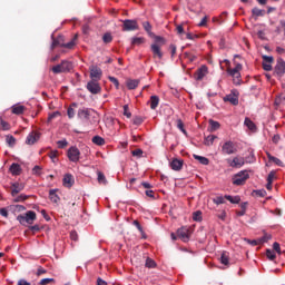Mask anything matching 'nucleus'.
Masks as SVG:
<instances>
[{
  "label": "nucleus",
  "mask_w": 285,
  "mask_h": 285,
  "mask_svg": "<svg viewBox=\"0 0 285 285\" xmlns=\"http://www.w3.org/2000/svg\"><path fill=\"white\" fill-rule=\"evenodd\" d=\"M17 222H19L21 226H26V224H29V226H32V224L37 222V213L29 210L24 215H18Z\"/></svg>",
  "instance_id": "nucleus-1"
},
{
  "label": "nucleus",
  "mask_w": 285,
  "mask_h": 285,
  "mask_svg": "<svg viewBox=\"0 0 285 285\" xmlns=\"http://www.w3.org/2000/svg\"><path fill=\"white\" fill-rule=\"evenodd\" d=\"M53 75H61V72H70L72 70V62L62 60L61 63L51 68Z\"/></svg>",
  "instance_id": "nucleus-2"
},
{
  "label": "nucleus",
  "mask_w": 285,
  "mask_h": 285,
  "mask_svg": "<svg viewBox=\"0 0 285 285\" xmlns=\"http://www.w3.org/2000/svg\"><path fill=\"white\" fill-rule=\"evenodd\" d=\"M248 177H250L248 175V171H246V170L239 171L238 174H236L233 177L234 186H244L246 184V180L248 179Z\"/></svg>",
  "instance_id": "nucleus-3"
},
{
  "label": "nucleus",
  "mask_w": 285,
  "mask_h": 285,
  "mask_svg": "<svg viewBox=\"0 0 285 285\" xmlns=\"http://www.w3.org/2000/svg\"><path fill=\"white\" fill-rule=\"evenodd\" d=\"M135 30H139V23L137 22V20L126 19L122 21L124 32H132Z\"/></svg>",
  "instance_id": "nucleus-4"
},
{
  "label": "nucleus",
  "mask_w": 285,
  "mask_h": 285,
  "mask_svg": "<svg viewBox=\"0 0 285 285\" xmlns=\"http://www.w3.org/2000/svg\"><path fill=\"white\" fill-rule=\"evenodd\" d=\"M67 157H68L69 161L77 164V161H79V159L81 157V151L79 150V148H77V146H72L68 149Z\"/></svg>",
  "instance_id": "nucleus-5"
},
{
  "label": "nucleus",
  "mask_w": 285,
  "mask_h": 285,
  "mask_svg": "<svg viewBox=\"0 0 285 285\" xmlns=\"http://www.w3.org/2000/svg\"><path fill=\"white\" fill-rule=\"evenodd\" d=\"M237 153V146H235V142L227 140L222 146V154L223 155H235Z\"/></svg>",
  "instance_id": "nucleus-6"
},
{
  "label": "nucleus",
  "mask_w": 285,
  "mask_h": 285,
  "mask_svg": "<svg viewBox=\"0 0 285 285\" xmlns=\"http://www.w3.org/2000/svg\"><path fill=\"white\" fill-rule=\"evenodd\" d=\"M223 101L232 104V106H239V92L233 90L229 95L223 98Z\"/></svg>",
  "instance_id": "nucleus-7"
},
{
  "label": "nucleus",
  "mask_w": 285,
  "mask_h": 285,
  "mask_svg": "<svg viewBox=\"0 0 285 285\" xmlns=\"http://www.w3.org/2000/svg\"><path fill=\"white\" fill-rule=\"evenodd\" d=\"M89 71H90V79L92 81H101V77H104V71L101 70V68L97 66H91L89 68Z\"/></svg>",
  "instance_id": "nucleus-8"
},
{
  "label": "nucleus",
  "mask_w": 285,
  "mask_h": 285,
  "mask_svg": "<svg viewBox=\"0 0 285 285\" xmlns=\"http://www.w3.org/2000/svg\"><path fill=\"white\" fill-rule=\"evenodd\" d=\"M274 75L276 77H284L285 75V61L282 58H278L276 61V66L274 68Z\"/></svg>",
  "instance_id": "nucleus-9"
},
{
  "label": "nucleus",
  "mask_w": 285,
  "mask_h": 285,
  "mask_svg": "<svg viewBox=\"0 0 285 285\" xmlns=\"http://www.w3.org/2000/svg\"><path fill=\"white\" fill-rule=\"evenodd\" d=\"M87 90H89L91 95H99V92H101V86L99 85V80H90L87 83Z\"/></svg>",
  "instance_id": "nucleus-10"
},
{
  "label": "nucleus",
  "mask_w": 285,
  "mask_h": 285,
  "mask_svg": "<svg viewBox=\"0 0 285 285\" xmlns=\"http://www.w3.org/2000/svg\"><path fill=\"white\" fill-rule=\"evenodd\" d=\"M177 237L181 239V242H189L190 240V228L181 227L177 230Z\"/></svg>",
  "instance_id": "nucleus-11"
},
{
  "label": "nucleus",
  "mask_w": 285,
  "mask_h": 285,
  "mask_svg": "<svg viewBox=\"0 0 285 285\" xmlns=\"http://www.w3.org/2000/svg\"><path fill=\"white\" fill-rule=\"evenodd\" d=\"M227 164L230 168H242L246 164L244 157H234L233 159H227Z\"/></svg>",
  "instance_id": "nucleus-12"
},
{
  "label": "nucleus",
  "mask_w": 285,
  "mask_h": 285,
  "mask_svg": "<svg viewBox=\"0 0 285 285\" xmlns=\"http://www.w3.org/2000/svg\"><path fill=\"white\" fill-rule=\"evenodd\" d=\"M41 134L37 132V131H31L26 139V144H28V146H33V144H37V140L40 139Z\"/></svg>",
  "instance_id": "nucleus-13"
},
{
  "label": "nucleus",
  "mask_w": 285,
  "mask_h": 285,
  "mask_svg": "<svg viewBox=\"0 0 285 285\" xmlns=\"http://www.w3.org/2000/svg\"><path fill=\"white\" fill-rule=\"evenodd\" d=\"M23 188H26V185L23 183H13L11 185L12 197H17V195H19V193H21V190H23Z\"/></svg>",
  "instance_id": "nucleus-14"
},
{
  "label": "nucleus",
  "mask_w": 285,
  "mask_h": 285,
  "mask_svg": "<svg viewBox=\"0 0 285 285\" xmlns=\"http://www.w3.org/2000/svg\"><path fill=\"white\" fill-rule=\"evenodd\" d=\"M171 170L179 171L184 168V159L174 158L169 164Z\"/></svg>",
  "instance_id": "nucleus-15"
},
{
  "label": "nucleus",
  "mask_w": 285,
  "mask_h": 285,
  "mask_svg": "<svg viewBox=\"0 0 285 285\" xmlns=\"http://www.w3.org/2000/svg\"><path fill=\"white\" fill-rule=\"evenodd\" d=\"M206 75H208V67L206 66H202L199 69H197V71L195 72V79L197 81H202V79H204V77H206Z\"/></svg>",
  "instance_id": "nucleus-16"
},
{
  "label": "nucleus",
  "mask_w": 285,
  "mask_h": 285,
  "mask_svg": "<svg viewBox=\"0 0 285 285\" xmlns=\"http://www.w3.org/2000/svg\"><path fill=\"white\" fill-rule=\"evenodd\" d=\"M228 75H230V77L234 78V83H236V86H239V82L242 81V73H239V71H237L236 69H227Z\"/></svg>",
  "instance_id": "nucleus-17"
},
{
  "label": "nucleus",
  "mask_w": 285,
  "mask_h": 285,
  "mask_svg": "<svg viewBox=\"0 0 285 285\" xmlns=\"http://www.w3.org/2000/svg\"><path fill=\"white\" fill-rule=\"evenodd\" d=\"M271 239V236H264L262 238L258 239H246L247 244H249L250 246H261V244H266V242H268Z\"/></svg>",
  "instance_id": "nucleus-18"
},
{
  "label": "nucleus",
  "mask_w": 285,
  "mask_h": 285,
  "mask_svg": "<svg viewBox=\"0 0 285 285\" xmlns=\"http://www.w3.org/2000/svg\"><path fill=\"white\" fill-rule=\"evenodd\" d=\"M77 117H78V119H81L82 121H88V119H90V109H88V108L79 109Z\"/></svg>",
  "instance_id": "nucleus-19"
},
{
  "label": "nucleus",
  "mask_w": 285,
  "mask_h": 285,
  "mask_svg": "<svg viewBox=\"0 0 285 285\" xmlns=\"http://www.w3.org/2000/svg\"><path fill=\"white\" fill-rule=\"evenodd\" d=\"M151 52L154 55V57H158V59H163L164 53L161 52V47H159V45L154 43L151 45Z\"/></svg>",
  "instance_id": "nucleus-20"
},
{
  "label": "nucleus",
  "mask_w": 285,
  "mask_h": 285,
  "mask_svg": "<svg viewBox=\"0 0 285 285\" xmlns=\"http://www.w3.org/2000/svg\"><path fill=\"white\" fill-rule=\"evenodd\" d=\"M73 184H75V179L72 178V175L66 174L63 177V186H66V188H72Z\"/></svg>",
  "instance_id": "nucleus-21"
},
{
  "label": "nucleus",
  "mask_w": 285,
  "mask_h": 285,
  "mask_svg": "<svg viewBox=\"0 0 285 285\" xmlns=\"http://www.w3.org/2000/svg\"><path fill=\"white\" fill-rule=\"evenodd\" d=\"M49 199L53 204H59V202H61V198H59V195H57V189H50Z\"/></svg>",
  "instance_id": "nucleus-22"
},
{
  "label": "nucleus",
  "mask_w": 285,
  "mask_h": 285,
  "mask_svg": "<svg viewBox=\"0 0 285 285\" xmlns=\"http://www.w3.org/2000/svg\"><path fill=\"white\" fill-rule=\"evenodd\" d=\"M26 112V106L23 105H16L12 107L13 115H23Z\"/></svg>",
  "instance_id": "nucleus-23"
},
{
  "label": "nucleus",
  "mask_w": 285,
  "mask_h": 285,
  "mask_svg": "<svg viewBox=\"0 0 285 285\" xmlns=\"http://www.w3.org/2000/svg\"><path fill=\"white\" fill-rule=\"evenodd\" d=\"M267 158L269 161L276 164V166H281V168H284V163L279 158L271 155V153H267Z\"/></svg>",
  "instance_id": "nucleus-24"
},
{
  "label": "nucleus",
  "mask_w": 285,
  "mask_h": 285,
  "mask_svg": "<svg viewBox=\"0 0 285 285\" xmlns=\"http://www.w3.org/2000/svg\"><path fill=\"white\" fill-rule=\"evenodd\" d=\"M194 159L199 161V164H202L203 166H208L210 164V160L208 158L204 156H199L197 154H194Z\"/></svg>",
  "instance_id": "nucleus-25"
},
{
  "label": "nucleus",
  "mask_w": 285,
  "mask_h": 285,
  "mask_svg": "<svg viewBox=\"0 0 285 285\" xmlns=\"http://www.w3.org/2000/svg\"><path fill=\"white\" fill-rule=\"evenodd\" d=\"M149 104H150V109L151 110H157V106H159V97L158 96H151L150 100H149Z\"/></svg>",
  "instance_id": "nucleus-26"
},
{
  "label": "nucleus",
  "mask_w": 285,
  "mask_h": 285,
  "mask_svg": "<svg viewBox=\"0 0 285 285\" xmlns=\"http://www.w3.org/2000/svg\"><path fill=\"white\" fill-rule=\"evenodd\" d=\"M78 39V36L76 35L71 41L67 42V43H62L60 45V48H67L68 50H72L76 46V40Z\"/></svg>",
  "instance_id": "nucleus-27"
},
{
  "label": "nucleus",
  "mask_w": 285,
  "mask_h": 285,
  "mask_svg": "<svg viewBox=\"0 0 285 285\" xmlns=\"http://www.w3.org/2000/svg\"><path fill=\"white\" fill-rule=\"evenodd\" d=\"M138 86H139V80H137V79L127 80L128 90H135V89H137Z\"/></svg>",
  "instance_id": "nucleus-28"
},
{
  "label": "nucleus",
  "mask_w": 285,
  "mask_h": 285,
  "mask_svg": "<svg viewBox=\"0 0 285 285\" xmlns=\"http://www.w3.org/2000/svg\"><path fill=\"white\" fill-rule=\"evenodd\" d=\"M10 173L11 175H21V166L19 164L13 163L10 166Z\"/></svg>",
  "instance_id": "nucleus-29"
},
{
  "label": "nucleus",
  "mask_w": 285,
  "mask_h": 285,
  "mask_svg": "<svg viewBox=\"0 0 285 285\" xmlns=\"http://www.w3.org/2000/svg\"><path fill=\"white\" fill-rule=\"evenodd\" d=\"M75 108H77V102H73L67 109V115L69 119H75Z\"/></svg>",
  "instance_id": "nucleus-30"
},
{
  "label": "nucleus",
  "mask_w": 285,
  "mask_h": 285,
  "mask_svg": "<svg viewBox=\"0 0 285 285\" xmlns=\"http://www.w3.org/2000/svg\"><path fill=\"white\" fill-rule=\"evenodd\" d=\"M244 124L248 128V130H252V131L257 130V126L255 125V122H253V120H250V118H245Z\"/></svg>",
  "instance_id": "nucleus-31"
},
{
  "label": "nucleus",
  "mask_w": 285,
  "mask_h": 285,
  "mask_svg": "<svg viewBox=\"0 0 285 285\" xmlns=\"http://www.w3.org/2000/svg\"><path fill=\"white\" fill-rule=\"evenodd\" d=\"M276 35H284L285 37V20H281L279 24L277 26L276 30H275Z\"/></svg>",
  "instance_id": "nucleus-32"
},
{
  "label": "nucleus",
  "mask_w": 285,
  "mask_h": 285,
  "mask_svg": "<svg viewBox=\"0 0 285 285\" xmlns=\"http://www.w3.org/2000/svg\"><path fill=\"white\" fill-rule=\"evenodd\" d=\"M217 139V136L215 135H209L207 137H205L204 144L206 146H213V144H215V140Z\"/></svg>",
  "instance_id": "nucleus-33"
},
{
  "label": "nucleus",
  "mask_w": 285,
  "mask_h": 285,
  "mask_svg": "<svg viewBox=\"0 0 285 285\" xmlns=\"http://www.w3.org/2000/svg\"><path fill=\"white\" fill-rule=\"evenodd\" d=\"M252 14L253 17H256V18L264 17L266 14V11L255 7L254 9H252Z\"/></svg>",
  "instance_id": "nucleus-34"
},
{
  "label": "nucleus",
  "mask_w": 285,
  "mask_h": 285,
  "mask_svg": "<svg viewBox=\"0 0 285 285\" xmlns=\"http://www.w3.org/2000/svg\"><path fill=\"white\" fill-rule=\"evenodd\" d=\"M220 126L222 125L219 124V121L209 120L210 132H215V130H219Z\"/></svg>",
  "instance_id": "nucleus-35"
},
{
  "label": "nucleus",
  "mask_w": 285,
  "mask_h": 285,
  "mask_svg": "<svg viewBox=\"0 0 285 285\" xmlns=\"http://www.w3.org/2000/svg\"><path fill=\"white\" fill-rule=\"evenodd\" d=\"M225 199H227V202H230V204H239V202H242V198L239 196H230V195H225Z\"/></svg>",
  "instance_id": "nucleus-36"
},
{
  "label": "nucleus",
  "mask_w": 285,
  "mask_h": 285,
  "mask_svg": "<svg viewBox=\"0 0 285 285\" xmlns=\"http://www.w3.org/2000/svg\"><path fill=\"white\" fill-rule=\"evenodd\" d=\"M142 28L144 30H146L149 37H153V26L150 24V22L148 21L142 22Z\"/></svg>",
  "instance_id": "nucleus-37"
},
{
  "label": "nucleus",
  "mask_w": 285,
  "mask_h": 285,
  "mask_svg": "<svg viewBox=\"0 0 285 285\" xmlns=\"http://www.w3.org/2000/svg\"><path fill=\"white\" fill-rule=\"evenodd\" d=\"M92 144H96V146H104L106 144V140L100 136H95L92 138Z\"/></svg>",
  "instance_id": "nucleus-38"
},
{
  "label": "nucleus",
  "mask_w": 285,
  "mask_h": 285,
  "mask_svg": "<svg viewBox=\"0 0 285 285\" xmlns=\"http://www.w3.org/2000/svg\"><path fill=\"white\" fill-rule=\"evenodd\" d=\"M213 203L219 206L220 204H226V196H217L213 199Z\"/></svg>",
  "instance_id": "nucleus-39"
},
{
  "label": "nucleus",
  "mask_w": 285,
  "mask_h": 285,
  "mask_svg": "<svg viewBox=\"0 0 285 285\" xmlns=\"http://www.w3.org/2000/svg\"><path fill=\"white\" fill-rule=\"evenodd\" d=\"M98 183L102 184L104 186L108 184V180L106 179V175H104V173L101 171H98Z\"/></svg>",
  "instance_id": "nucleus-40"
},
{
  "label": "nucleus",
  "mask_w": 285,
  "mask_h": 285,
  "mask_svg": "<svg viewBox=\"0 0 285 285\" xmlns=\"http://www.w3.org/2000/svg\"><path fill=\"white\" fill-rule=\"evenodd\" d=\"M219 259H220V264H223L224 266H228V253L223 252Z\"/></svg>",
  "instance_id": "nucleus-41"
},
{
  "label": "nucleus",
  "mask_w": 285,
  "mask_h": 285,
  "mask_svg": "<svg viewBox=\"0 0 285 285\" xmlns=\"http://www.w3.org/2000/svg\"><path fill=\"white\" fill-rule=\"evenodd\" d=\"M104 43H112V35L110 32H107L102 36Z\"/></svg>",
  "instance_id": "nucleus-42"
},
{
  "label": "nucleus",
  "mask_w": 285,
  "mask_h": 285,
  "mask_svg": "<svg viewBox=\"0 0 285 285\" xmlns=\"http://www.w3.org/2000/svg\"><path fill=\"white\" fill-rule=\"evenodd\" d=\"M0 126H1V130H10V124L3 120V118L1 117H0Z\"/></svg>",
  "instance_id": "nucleus-43"
},
{
  "label": "nucleus",
  "mask_w": 285,
  "mask_h": 285,
  "mask_svg": "<svg viewBox=\"0 0 285 285\" xmlns=\"http://www.w3.org/2000/svg\"><path fill=\"white\" fill-rule=\"evenodd\" d=\"M61 37L58 39H55V37H52V43H51V50H55V48H57V46H61Z\"/></svg>",
  "instance_id": "nucleus-44"
},
{
  "label": "nucleus",
  "mask_w": 285,
  "mask_h": 285,
  "mask_svg": "<svg viewBox=\"0 0 285 285\" xmlns=\"http://www.w3.org/2000/svg\"><path fill=\"white\" fill-rule=\"evenodd\" d=\"M193 219L194 222H202L203 217H202V210H197L193 213Z\"/></svg>",
  "instance_id": "nucleus-45"
},
{
  "label": "nucleus",
  "mask_w": 285,
  "mask_h": 285,
  "mask_svg": "<svg viewBox=\"0 0 285 285\" xmlns=\"http://www.w3.org/2000/svg\"><path fill=\"white\" fill-rule=\"evenodd\" d=\"M6 141H7V144H8L9 146H14V144H17V139L14 138V136H10V135H8V136L6 137Z\"/></svg>",
  "instance_id": "nucleus-46"
},
{
  "label": "nucleus",
  "mask_w": 285,
  "mask_h": 285,
  "mask_svg": "<svg viewBox=\"0 0 285 285\" xmlns=\"http://www.w3.org/2000/svg\"><path fill=\"white\" fill-rule=\"evenodd\" d=\"M145 266L146 268H155V266H157V263H155L151 258H147Z\"/></svg>",
  "instance_id": "nucleus-47"
},
{
  "label": "nucleus",
  "mask_w": 285,
  "mask_h": 285,
  "mask_svg": "<svg viewBox=\"0 0 285 285\" xmlns=\"http://www.w3.org/2000/svg\"><path fill=\"white\" fill-rule=\"evenodd\" d=\"M266 256H267V259H271V262L275 261V258L277 257L275 255V252H273L272 249L266 250Z\"/></svg>",
  "instance_id": "nucleus-48"
},
{
  "label": "nucleus",
  "mask_w": 285,
  "mask_h": 285,
  "mask_svg": "<svg viewBox=\"0 0 285 285\" xmlns=\"http://www.w3.org/2000/svg\"><path fill=\"white\" fill-rule=\"evenodd\" d=\"M176 126H177L178 130H180L181 132H184V135H186V129L184 128V121H181V119H178L176 121Z\"/></svg>",
  "instance_id": "nucleus-49"
},
{
  "label": "nucleus",
  "mask_w": 285,
  "mask_h": 285,
  "mask_svg": "<svg viewBox=\"0 0 285 285\" xmlns=\"http://www.w3.org/2000/svg\"><path fill=\"white\" fill-rule=\"evenodd\" d=\"M275 58L273 56H263V63H274Z\"/></svg>",
  "instance_id": "nucleus-50"
},
{
  "label": "nucleus",
  "mask_w": 285,
  "mask_h": 285,
  "mask_svg": "<svg viewBox=\"0 0 285 285\" xmlns=\"http://www.w3.org/2000/svg\"><path fill=\"white\" fill-rule=\"evenodd\" d=\"M141 43H144V38H132L131 39L132 46H141Z\"/></svg>",
  "instance_id": "nucleus-51"
},
{
  "label": "nucleus",
  "mask_w": 285,
  "mask_h": 285,
  "mask_svg": "<svg viewBox=\"0 0 285 285\" xmlns=\"http://www.w3.org/2000/svg\"><path fill=\"white\" fill-rule=\"evenodd\" d=\"M46 273H48V269L43 268L42 266H39L37 269V277H41V275H46Z\"/></svg>",
  "instance_id": "nucleus-52"
},
{
  "label": "nucleus",
  "mask_w": 285,
  "mask_h": 285,
  "mask_svg": "<svg viewBox=\"0 0 285 285\" xmlns=\"http://www.w3.org/2000/svg\"><path fill=\"white\" fill-rule=\"evenodd\" d=\"M26 199H28V195L21 194L19 196H17L13 202L19 203V202H26Z\"/></svg>",
  "instance_id": "nucleus-53"
},
{
  "label": "nucleus",
  "mask_w": 285,
  "mask_h": 285,
  "mask_svg": "<svg viewBox=\"0 0 285 285\" xmlns=\"http://www.w3.org/2000/svg\"><path fill=\"white\" fill-rule=\"evenodd\" d=\"M184 57H185V59H188L190 61V63H193V61H195V59H197L196 56H193L190 52H187V51L184 53Z\"/></svg>",
  "instance_id": "nucleus-54"
},
{
  "label": "nucleus",
  "mask_w": 285,
  "mask_h": 285,
  "mask_svg": "<svg viewBox=\"0 0 285 285\" xmlns=\"http://www.w3.org/2000/svg\"><path fill=\"white\" fill-rule=\"evenodd\" d=\"M52 282H55V278H42L39 282V285H48V284H52Z\"/></svg>",
  "instance_id": "nucleus-55"
},
{
  "label": "nucleus",
  "mask_w": 285,
  "mask_h": 285,
  "mask_svg": "<svg viewBox=\"0 0 285 285\" xmlns=\"http://www.w3.org/2000/svg\"><path fill=\"white\" fill-rule=\"evenodd\" d=\"M144 124V118L139 117V116H136L134 118V125L135 126H141Z\"/></svg>",
  "instance_id": "nucleus-56"
},
{
  "label": "nucleus",
  "mask_w": 285,
  "mask_h": 285,
  "mask_svg": "<svg viewBox=\"0 0 285 285\" xmlns=\"http://www.w3.org/2000/svg\"><path fill=\"white\" fill-rule=\"evenodd\" d=\"M61 112L55 111L48 116V121H52V119H57V117H60Z\"/></svg>",
  "instance_id": "nucleus-57"
},
{
  "label": "nucleus",
  "mask_w": 285,
  "mask_h": 285,
  "mask_svg": "<svg viewBox=\"0 0 285 285\" xmlns=\"http://www.w3.org/2000/svg\"><path fill=\"white\" fill-rule=\"evenodd\" d=\"M208 23V16H205L202 21L198 23L199 28H206Z\"/></svg>",
  "instance_id": "nucleus-58"
},
{
  "label": "nucleus",
  "mask_w": 285,
  "mask_h": 285,
  "mask_svg": "<svg viewBox=\"0 0 285 285\" xmlns=\"http://www.w3.org/2000/svg\"><path fill=\"white\" fill-rule=\"evenodd\" d=\"M124 115L125 117H127L128 119H130V117H132V114L130 112V110L128 109V105L124 106Z\"/></svg>",
  "instance_id": "nucleus-59"
},
{
  "label": "nucleus",
  "mask_w": 285,
  "mask_h": 285,
  "mask_svg": "<svg viewBox=\"0 0 285 285\" xmlns=\"http://www.w3.org/2000/svg\"><path fill=\"white\" fill-rule=\"evenodd\" d=\"M263 69L266 70V72H271L273 65H271V62H263Z\"/></svg>",
  "instance_id": "nucleus-60"
},
{
  "label": "nucleus",
  "mask_w": 285,
  "mask_h": 285,
  "mask_svg": "<svg viewBox=\"0 0 285 285\" xmlns=\"http://www.w3.org/2000/svg\"><path fill=\"white\" fill-rule=\"evenodd\" d=\"M169 50H170V55H171V59H173L177 55V46L170 45Z\"/></svg>",
  "instance_id": "nucleus-61"
},
{
  "label": "nucleus",
  "mask_w": 285,
  "mask_h": 285,
  "mask_svg": "<svg viewBox=\"0 0 285 285\" xmlns=\"http://www.w3.org/2000/svg\"><path fill=\"white\" fill-rule=\"evenodd\" d=\"M57 146H58V148H66V146H68V140H66V139L58 140Z\"/></svg>",
  "instance_id": "nucleus-62"
},
{
  "label": "nucleus",
  "mask_w": 285,
  "mask_h": 285,
  "mask_svg": "<svg viewBox=\"0 0 285 285\" xmlns=\"http://www.w3.org/2000/svg\"><path fill=\"white\" fill-rule=\"evenodd\" d=\"M49 157H50V159H52V161H55L57 159V157H59V151H57V150L50 151Z\"/></svg>",
  "instance_id": "nucleus-63"
},
{
  "label": "nucleus",
  "mask_w": 285,
  "mask_h": 285,
  "mask_svg": "<svg viewBox=\"0 0 285 285\" xmlns=\"http://www.w3.org/2000/svg\"><path fill=\"white\" fill-rule=\"evenodd\" d=\"M32 173L33 175H41V167L36 165L33 168H32Z\"/></svg>",
  "instance_id": "nucleus-64"
}]
</instances>
